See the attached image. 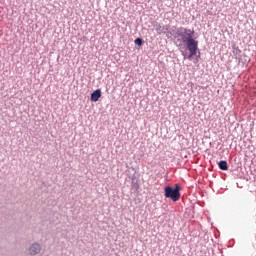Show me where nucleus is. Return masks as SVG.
<instances>
[{"mask_svg": "<svg viewBox=\"0 0 256 256\" xmlns=\"http://www.w3.org/2000/svg\"><path fill=\"white\" fill-rule=\"evenodd\" d=\"M164 195L166 197V199H171L172 201L176 202L179 201V199H181V192L179 190V187H171V186H166L164 188Z\"/></svg>", "mask_w": 256, "mask_h": 256, "instance_id": "2", "label": "nucleus"}, {"mask_svg": "<svg viewBox=\"0 0 256 256\" xmlns=\"http://www.w3.org/2000/svg\"><path fill=\"white\" fill-rule=\"evenodd\" d=\"M134 43H135V45H138V47H141L143 45V39L136 38Z\"/></svg>", "mask_w": 256, "mask_h": 256, "instance_id": "6", "label": "nucleus"}, {"mask_svg": "<svg viewBox=\"0 0 256 256\" xmlns=\"http://www.w3.org/2000/svg\"><path fill=\"white\" fill-rule=\"evenodd\" d=\"M99 99H101V89H97L91 94L92 103H97Z\"/></svg>", "mask_w": 256, "mask_h": 256, "instance_id": "3", "label": "nucleus"}, {"mask_svg": "<svg viewBox=\"0 0 256 256\" xmlns=\"http://www.w3.org/2000/svg\"><path fill=\"white\" fill-rule=\"evenodd\" d=\"M219 169H221V171H227L229 169V165L227 164V161L222 160L218 163Z\"/></svg>", "mask_w": 256, "mask_h": 256, "instance_id": "5", "label": "nucleus"}, {"mask_svg": "<svg viewBox=\"0 0 256 256\" xmlns=\"http://www.w3.org/2000/svg\"><path fill=\"white\" fill-rule=\"evenodd\" d=\"M176 34L178 37L182 38L183 43H186V47L189 51L188 56L187 53L182 52L184 59H189V61H191L193 57L197 55V51H199V42L193 39L195 32L181 27L177 30Z\"/></svg>", "mask_w": 256, "mask_h": 256, "instance_id": "1", "label": "nucleus"}, {"mask_svg": "<svg viewBox=\"0 0 256 256\" xmlns=\"http://www.w3.org/2000/svg\"><path fill=\"white\" fill-rule=\"evenodd\" d=\"M30 255H37L41 251V246L37 243L33 244L30 249Z\"/></svg>", "mask_w": 256, "mask_h": 256, "instance_id": "4", "label": "nucleus"}]
</instances>
